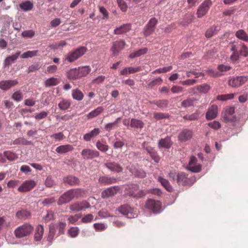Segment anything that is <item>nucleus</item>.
<instances>
[{"mask_svg":"<svg viewBox=\"0 0 248 248\" xmlns=\"http://www.w3.org/2000/svg\"><path fill=\"white\" fill-rule=\"evenodd\" d=\"M84 194V191L80 188L72 189L63 194L59 198L58 204L59 205L67 203L74 198H78Z\"/></svg>","mask_w":248,"mask_h":248,"instance_id":"obj_1","label":"nucleus"},{"mask_svg":"<svg viewBox=\"0 0 248 248\" xmlns=\"http://www.w3.org/2000/svg\"><path fill=\"white\" fill-rule=\"evenodd\" d=\"M196 181V179L194 176L188 177V175L184 172H179L176 175V181L179 186H190Z\"/></svg>","mask_w":248,"mask_h":248,"instance_id":"obj_2","label":"nucleus"},{"mask_svg":"<svg viewBox=\"0 0 248 248\" xmlns=\"http://www.w3.org/2000/svg\"><path fill=\"white\" fill-rule=\"evenodd\" d=\"M33 227L29 223H25L17 227L14 231L16 238H20L29 235L33 231Z\"/></svg>","mask_w":248,"mask_h":248,"instance_id":"obj_3","label":"nucleus"},{"mask_svg":"<svg viewBox=\"0 0 248 248\" xmlns=\"http://www.w3.org/2000/svg\"><path fill=\"white\" fill-rule=\"evenodd\" d=\"M87 48L80 46L73 51L69 52L65 59V61L72 62L82 56L87 51Z\"/></svg>","mask_w":248,"mask_h":248,"instance_id":"obj_4","label":"nucleus"},{"mask_svg":"<svg viewBox=\"0 0 248 248\" xmlns=\"http://www.w3.org/2000/svg\"><path fill=\"white\" fill-rule=\"evenodd\" d=\"M118 211L130 218H134L138 215L136 209L131 207L128 204L121 205L118 208Z\"/></svg>","mask_w":248,"mask_h":248,"instance_id":"obj_5","label":"nucleus"},{"mask_svg":"<svg viewBox=\"0 0 248 248\" xmlns=\"http://www.w3.org/2000/svg\"><path fill=\"white\" fill-rule=\"evenodd\" d=\"M157 23V20L155 17L152 18L144 28V35L147 37L151 35L154 32Z\"/></svg>","mask_w":248,"mask_h":248,"instance_id":"obj_6","label":"nucleus"},{"mask_svg":"<svg viewBox=\"0 0 248 248\" xmlns=\"http://www.w3.org/2000/svg\"><path fill=\"white\" fill-rule=\"evenodd\" d=\"M212 2L211 0H204L199 7L197 15L198 18H201L204 16L208 11Z\"/></svg>","mask_w":248,"mask_h":248,"instance_id":"obj_7","label":"nucleus"},{"mask_svg":"<svg viewBox=\"0 0 248 248\" xmlns=\"http://www.w3.org/2000/svg\"><path fill=\"white\" fill-rule=\"evenodd\" d=\"M145 207L154 213H159L161 208V203L158 201L149 199L146 202Z\"/></svg>","mask_w":248,"mask_h":248,"instance_id":"obj_8","label":"nucleus"},{"mask_svg":"<svg viewBox=\"0 0 248 248\" xmlns=\"http://www.w3.org/2000/svg\"><path fill=\"white\" fill-rule=\"evenodd\" d=\"M91 205L89 202L86 201H83L81 202H77L71 204L69 208L74 212H79L80 211H84L87 208H89Z\"/></svg>","mask_w":248,"mask_h":248,"instance_id":"obj_9","label":"nucleus"},{"mask_svg":"<svg viewBox=\"0 0 248 248\" xmlns=\"http://www.w3.org/2000/svg\"><path fill=\"white\" fill-rule=\"evenodd\" d=\"M248 80L247 76L236 77L229 79V85L234 88H238L246 83Z\"/></svg>","mask_w":248,"mask_h":248,"instance_id":"obj_10","label":"nucleus"},{"mask_svg":"<svg viewBox=\"0 0 248 248\" xmlns=\"http://www.w3.org/2000/svg\"><path fill=\"white\" fill-rule=\"evenodd\" d=\"M125 45V43L123 40L114 42L112 44V46L110 48V51L112 52V57L118 55L119 52L124 48Z\"/></svg>","mask_w":248,"mask_h":248,"instance_id":"obj_11","label":"nucleus"},{"mask_svg":"<svg viewBox=\"0 0 248 248\" xmlns=\"http://www.w3.org/2000/svg\"><path fill=\"white\" fill-rule=\"evenodd\" d=\"M82 157L84 159H92L99 156V152L96 150L86 148L81 152Z\"/></svg>","mask_w":248,"mask_h":248,"instance_id":"obj_12","label":"nucleus"},{"mask_svg":"<svg viewBox=\"0 0 248 248\" xmlns=\"http://www.w3.org/2000/svg\"><path fill=\"white\" fill-rule=\"evenodd\" d=\"M36 185L34 180L25 181L18 188V191L21 192H26L31 190Z\"/></svg>","mask_w":248,"mask_h":248,"instance_id":"obj_13","label":"nucleus"},{"mask_svg":"<svg viewBox=\"0 0 248 248\" xmlns=\"http://www.w3.org/2000/svg\"><path fill=\"white\" fill-rule=\"evenodd\" d=\"M197 159L195 156H191L190 158L187 170L193 172H199L201 170L202 165L197 164Z\"/></svg>","mask_w":248,"mask_h":248,"instance_id":"obj_14","label":"nucleus"},{"mask_svg":"<svg viewBox=\"0 0 248 248\" xmlns=\"http://www.w3.org/2000/svg\"><path fill=\"white\" fill-rule=\"evenodd\" d=\"M193 136L192 131L188 129H184L178 135V140L181 142H186L190 140Z\"/></svg>","mask_w":248,"mask_h":248,"instance_id":"obj_15","label":"nucleus"},{"mask_svg":"<svg viewBox=\"0 0 248 248\" xmlns=\"http://www.w3.org/2000/svg\"><path fill=\"white\" fill-rule=\"evenodd\" d=\"M17 158L18 156L16 154L10 151H5L2 154H0V161L1 162H5V158L10 161H13Z\"/></svg>","mask_w":248,"mask_h":248,"instance_id":"obj_16","label":"nucleus"},{"mask_svg":"<svg viewBox=\"0 0 248 248\" xmlns=\"http://www.w3.org/2000/svg\"><path fill=\"white\" fill-rule=\"evenodd\" d=\"M105 166L110 171L114 172H121L123 170L122 167L115 162L108 161L105 164Z\"/></svg>","mask_w":248,"mask_h":248,"instance_id":"obj_17","label":"nucleus"},{"mask_svg":"<svg viewBox=\"0 0 248 248\" xmlns=\"http://www.w3.org/2000/svg\"><path fill=\"white\" fill-rule=\"evenodd\" d=\"M119 189L120 187L119 186H111L104 190L102 192V196L103 198L113 196L117 194Z\"/></svg>","mask_w":248,"mask_h":248,"instance_id":"obj_18","label":"nucleus"},{"mask_svg":"<svg viewBox=\"0 0 248 248\" xmlns=\"http://www.w3.org/2000/svg\"><path fill=\"white\" fill-rule=\"evenodd\" d=\"M17 84L18 81L16 80H2L0 81V89L3 91H6Z\"/></svg>","mask_w":248,"mask_h":248,"instance_id":"obj_19","label":"nucleus"},{"mask_svg":"<svg viewBox=\"0 0 248 248\" xmlns=\"http://www.w3.org/2000/svg\"><path fill=\"white\" fill-rule=\"evenodd\" d=\"M231 50H237L241 56L247 57L248 55V48L244 45H232Z\"/></svg>","mask_w":248,"mask_h":248,"instance_id":"obj_20","label":"nucleus"},{"mask_svg":"<svg viewBox=\"0 0 248 248\" xmlns=\"http://www.w3.org/2000/svg\"><path fill=\"white\" fill-rule=\"evenodd\" d=\"M217 114V106L216 105H212L206 114V118L207 120H212L215 118Z\"/></svg>","mask_w":248,"mask_h":248,"instance_id":"obj_21","label":"nucleus"},{"mask_svg":"<svg viewBox=\"0 0 248 248\" xmlns=\"http://www.w3.org/2000/svg\"><path fill=\"white\" fill-rule=\"evenodd\" d=\"M172 144L170 138L167 136L164 139H160L158 143L159 148H170Z\"/></svg>","mask_w":248,"mask_h":248,"instance_id":"obj_22","label":"nucleus"},{"mask_svg":"<svg viewBox=\"0 0 248 248\" xmlns=\"http://www.w3.org/2000/svg\"><path fill=\"white\" fill-rule=\"evenodd\" d=\"M20 54V52L18 51L15 54L7 57L4 62V65L5 67H9V66L17 59Z\"/></svg>","mask_w":248,"mask_h":248,"instance_id":"obj_23","label":"nucleus"},{"mask_svg":"<svg viewBox=\"0 0 248 248\" xmlns=\"http://www.w3.org/2000/svg\"><path fill=\"white\" fill-rule=\"evenodd\" d=\"M145 124L141 120L132 118L130 121V126L137 130H141L144 126Z\"/></svg>","mask_w":248,"mask_h":248,"instance_id":"obj_24","label":"nucleus"},{"mask_svg":"<svg viewBox=\"0 0 248 248\" xmlns=\"http://www.w3.org/2000/svg\"><path fill=\"white\" fill-rule=\"evenodd\" d=\"M131 25L130 24H124L117 28L114 31L115 34H121L129 31L131 30Z\"/></svg>","mask_w":248,"mask_h":248,"instance_id":"obj_25","label":"nucleus"},{"mask_svg":"<svg viewBox=\"0 0 248 248\" xmlns=\"http://www.w3.org/2000/svg\"><path fill=\"white\" fill-rule=\"evenodd\" d=\"M11 144L20 145H33V143L32 141H29L24 138L20 137L13 141Z\"/></svg>","mask_w":248,"mask_h":248,"instance_id":"obj_26","label":"nucleus"},{"mask_svg":"<svg viewBox=\"0 0 248 248\" xmlns=\"http://www.w3.org/2000/svg\"><path fill=\"white\" fill-rule=\"evenodd\" d=\"M74 149L72 145L70 144L61 145L57 147L56 151L59 154H62L73 151Z\"/></svg>","mask_w":248,"mask_h":248,"instance_id":"obj_27","label":"nucleus"},{"mask_svg":"<svg viewBox=\"0 0 248 248\" xmlns=\"http://www.w3.org/2000/svg\"><path fill=\"white\" fill-rule=\"evenodd\" d=\"M44 229L42 225H38L35 229L34 239L36 241H40L42 238L44 234Z\"/></svg>","mask_w":248,"mask_h":248,"instance_id":"obj_28","label":"nucleus"},{"mask_svg":"<svg viewBox=\"0 0 248 248\" xmlns=\"http://www.w3.org/2000/svg\"><path fill=\"white\" fill-rule=\"evenodd\" d=\"M61 82V79L56 78H50L46 79L45 82V86L46 87L54 86L59 84Z\"/></svg>","mask_w":248,"mask_h":248,"instance_id":"obj_29","label":"nucleus"},{"mask_svg":"<svg viewBox=\"0 0 248 248\" xmlns=\"http://www.w3.org/2000/svg\"><path fill=\"white\" fill-rule=\"evenodd\" d=\"M197 101V99L194 97L188 98L184 100L181 103V106L184 108H188L194 106Z\"/></svg>","mask_w":248,"mask_h":248,"instance_id":"obj_30","label":"nucleus"},{"mask_svg":"<svg viewBox=\"0 0 248 248\" xmlns=\"http://www.w3.org/2000/svg\"><path fill=\"white\" fill-rule=\"evenodd\" d=\"M64 182L71 186L78 185L79 183L78 179L73 176H69L64 178Z\"/></svg>","mask_w":248,"mask_h":248,"instance_id":"obj_31","label":"nucleus"},{"mask_svg":"<svg viewBox=\"0 0 248 248\" xmlns=\"http://www.w3.org/2000/svg\"><path fill=\"white\" fill-rule=\"evenodd\" d=\"M116 179L112 177H108L106 176L100 177L99 182L100 183L104 184L106 185H110L116 182Z\"/></svg>","mask_w":248,"mask_h":248,"instance_id":"obj_32","label":"nucleus"},{"mask_svg":"<svg viewBox=\"0 0 248 248\" xmlns=\"http://www.w3.org/2000/svg\"><path fill=\"white\" fill-rule=\"evenodd\" d=\"M31 213L26 210H21L16 214V217L18 219H27L31 216Z\"/></svg>","mask_w":248,"mask_h":248,"instance_id":"obj_33","label":"nucleus"},{"mask_svg":"<svg viewBox=\"0 0 248 248\" xmlns=\"http://www.w3.org/2000/svg\"><path fill=\"white\" fill-rule=\"evenodd\" d=\"M67 77L70 79H77L79 78L78 69H72L70 70L67 73Z\"/></svg>","mask_w":248,"mask_h":248,"instance_id":"obj_34","label":"nucleus"},{"mask_svg":"<svg viewBox=\"0 0 248 248\" xmlns=\"http://www.w3.org/2000/svg\"><path fill=\"white\" fill-rule=\"evenodd\" d=\"M104 110V108L102 107H98L96 109L92 111L87 115L88 119H91L99 115Z\"/></svg>","mask_w":248,"mask_h":248,"instance_id":"obj_35","label":"nucleus"},{"mask_svg":"<svg viewBox=\"0 0 248 248\" xmlns=\"http://www.w3.org/2000/svg\"><path fill=\"white\" fill-rule=\"evenodd\" d=\"M158 181L161 184L162 186L168 191H171L172 187L170 185L169 182L166 179L161 177L158 178Z\"/></svg>","mask_w":248,"mask_h":248,"instance_id":"obj_36","label":"nucleus"},{"mask_svg":"<svg viewBox=\"0 0 248 248\" xmlns=\"http://www.w3.org/2000/svg\"><path fill=\"white\" fill-rule=\"evenodd\" d=\"M78 73L80 78L86 76L91 71V68L89 66H85L79 67Z\"/></svg>","mask_w":248,"mask_h":248,"instance_id":"obj_37","label":"nucleus"},{"mask_svg":"<svg viewBox=\"0 0 248 248\" xmlns=\"http://www.w3.org/2000/svg\"><path fill=\"white\" fill-rule=\"evenodd\" d=\"M72 96L74 99L80 101L84 97V94L79 89H75L72 91Z\"/></svg>","mask_w":248,"mask_h":248,"instance_id":"obj_38","label":"nucleus"},{"mask_svg":"<svg viewBox=\"0 0 248 248\" xmlns=\"http://www.w3.org/2000/svg\"><path fill=\"white\" fill-rule=\"evenodd\" d=\"M218 29L217 26L213 25L210 27L205 33V36L207 38H210L213 36L215 35L217 33L218 31Z\"/></svg>","mask_w":248,"mask_h":248,"instance_id":"obj_39","label":"nucleus"},{"mask_svg":"<svg viewBox=\"0 0 248 248\" xmlns=\"http://www.w3.org/2000/svg\"><path fill=\"white\" fill-rule=\"evenodd\" d=\"M71 106V102L69 100L62 99L58 104V107L62 110L68 109Z\"/></svg>","mask_w":248,"mask_h":248,"instance_id":"obj_40","label":"nucleus"},{"mask_svg":"<svg viewBox=\"0 0 248 248\" xmlns=\"http://www.w3.org/2000/svg\"><path fill=\"white\" fill-rule=\"evenodd\" d=\"M150 103L155 104L160 108H165L168 107L169 101L166 99H162L150 102Z\"/></svg>","mask_w":248,"mask_h":248,"instance_id":"obj_41","label":"nucleus"},{"mask_svg":"<svg viewBox=\"0 0 248 248\" xmlns=\"http://www.w3.org/2000/svg\"><path fill=\"white\" fill-rule=\"evenodd\" d=\"M148 49L147 48L145 47L142 49H140L139 50H137L135 52L131 53L129 57L133 59L136 57H140V56L146 54L147 52Z\"/></svg>","mask_w":248,"mask_h":248,"instance_id":"obj_42","label":"nucleus"},{"mask_svg":"<svg viewBox=\"0 0 248 248\" xmlns=\"http://www.w3.org/2000/svg\"><path fill=\"white\" fill-rule=\"evenodd\" d=\"M38 52V50H33V51H27L25 52H24L22 54L20 55V57L23 59H27L28 58H31L34 57L37 55Z\"/></svg>","mask_w":248,"mask_h":248,"instance_id":"obj_43","label":"nucleus"},{"mask_svg":"<svg viewBox=\"0 0 248 248\" xmlns=\"http://www.w3.org/2000/svg\"><path fill=\"white\" fill-rule=\"evenodd\" d=\"M236 36L244 41H248V35L243 30L238 31L235 33Z\"/></svg>","mask_w":248,"mask_h":248,"instance_id":"obj_44","label":"nucleus"},{"mask_svg":"<svg viewBox=\"0 0 248 248\" xmlns=\"http://www.w3.org/2000/svg\"><path fill=\"white\" fill-rule=\"evenodd\" d=\"M20 7L24 11L31 10L33 7V4L30 1H26L20 4Z\"/></svg>","mask_w":248,"mask_h":248,"instance_id":"obj_45","label":"nucleus"},{"mask_svg":"<svg viewBox=\"0 0 248 248\" xmlns=\"http://www.w3.org/2000/svg\"><path fill=\"white\" fill-rule=\"evenodd\" d=\"M12 98L16 102H19L23 99V94L20 90L15 92L12 96Z\"/></svg>","mask_w":248,"mask_h":248,"instance_id":"obj_46","label":"nucleus"},{"mask_svg":"<svg viewBox=\"0 0 248 248\" xmlns=\"http://www.w3.org/2000/svg\"><path fill=\"white\" fill-rule=\"evenodd\" d=\"M96 146L99 150L103 152H107L109 149V147L108 145L102 143L99 140L96 142Z\"/></svg>","mask_w":248,"mask_h":248,"instance_id":"obj_47","label":"nucleus"},{"mask_svg":"<svg viewBox=\"0 0 248 248\" xmlns=\"http://www.w3.org/2000/svg\"><path fill=\"white\" fill-rule=\"evenodd\" d=\"M172 66H169L167 67H164L163 68H160L158 69H157L154 71L152 73L153 74H161V73H165L167 72L170 71L171 70H172Z\"/></svg>","mask_w":248,"mask_h":248,"instance_id":"obj_48","label":"nucleus"},{"mask_svg":"<svg viewBox=\"0 0 248 248\" xmlns=\"http://www.w3.org/2000/svg\"><path fill=\"white\" fill-rule=\"evenodd\" d=\"M169 115L167 113L162 112H155L154 113V118L156 120H160L163 119L168 118Z\"/></svg>","mask_w":248,"mask_h":248,"instance_id":"obj_49","label":"nucleus"},{"mask_svg":"<svg viewBox=\"0 0 248 248\" xmlns=\"http://www.w3.org/2000/svg\"><path fill=\"white\" fill-rule=\"evenodd\" d=\"M55 225H50L49 226V232L47 237V239L49 242H51L55 234Z\"/></svg>","mask_w":248,"mask_h":248,"instance_id":"obj_50","label":"nucleus"},{"mask_svg":"<svg viewBox=\"0 0 248 248\" xmlns=\"http://www.w3.org/2000/svg\"><path fill=\"white\" fill-rule=\"evenodd\" d=\"M210 87L207 84H202L197 87V89L200 93H206L210 90Z\"/></svg>","mask_w":248,"mask_h":248,"instance_id":"obj_51","label":"nucleus"},{"mask_svg":"<svg viewBox=\"0 0 248 248\" xmlns=\"http://www.w3.org/2000/svg\"><path fill=\"white\" fill-rule=\"evenodd\" d=\"M233 97L234 94L233 93L222 94L220 95H218L217 97V99L221 101H226L229 99H232Z\"/></svg>","mask_w":248,"mask_h":248,"instance_id":"obj_52","label":"nucleus"},{"mask_svg":"<svg viewBox=\"0 0 248 248\" xmlns=\"http://www.w3.org/2000/svg\"><path fill=\"white\" fill-rule=\"evenodd\" d=\"M68 234L72 237H76L78 233L79 230L78 227H71L68 230Z\"/></svg>","mask_w":248,"mask_h":248,"instance_id":"obj_53","label":"nucleus"},{"mask_svg":"<svg viewBox=\"0 0 248 248\" xmlns=\"http://www.w3.org/2000/svg\"><path fill=\"white\" fill-rule=\"evenodd\" d=\"M45 222H49L54 219V214L52 211H48L47 214L43 217Z\"/></svg>","mask_w":248,"mask_h":248,"instance_id":"obj_54","label":"nucleus"},{"mask_svg":"<svg viewBox=\"0 0 248 248\" xmlns=\"http://www.w3.org/2000/svg\"><path fill=\"white\" fill-rule=\"evenodd\" d=\"M162 82V79L161 78H158L150 82L148 84V86L149 87L152 88L156 85L161 84Z\"/></svg>","mask_w":248,"mask_h":248,"instance_id":"obj_55","label":"nucleus"},{"mask_svg":"<svg viewBox=\"0 0 248 248\" xmlns=\"http://www.w3.org/2000/svg\"><path fill=\"white\" fill-rule=\"evenodd\" d=\"M45 185L48 187H51L55 185V182L51 176H48L46 177L45 182Z\"/></svg>","mask_w":248,"mask_h":248,"instance_id":"obj_56","label":"nucleus"},{"mask_svg":"<svg viewBox=\"0 0 248 248\" xmlns=\"http://www.w3.org/2000/svg\"><path fill=\"white\" fill-rule=\"evenodd\" d=\"M66 224L65 222H59L57 225H56V227L59 229V234H63L64 233V230Z\"/></svg>","mask_w":248,"mask_h":248,"instance_id":"obj_57","label":"nucleus"},{"mask_svg":"<svg viewBox=\"0 0 248 248\" xmlns=\"http://www.w3.org/2000/svg\"><path fill=\"white\" fill-rule=\"evenodd\" d=\"M119 7L123 12H125L127 9L126 2L124 0H117Z\"/></svg>","mask_w":248,"mask_h":248,"instance_id":"obj_58","label":"nucleus"},{"mask_svg":"<svg viewBox=\"0 0 248 248\" xmlns=\"http://www.w3.org/2000/svg\"><path fill=\"white\" fill-rule=\"evenodd\" d=\"M35 32L32 30H27L23 31L21 33V35L23 37L32 38L34 36Z\"/></svg>","mask_w":248,"mask_h":248,"instance_id":"obj_59","label":"nucleus"},{"mask_svg":"<svg viewBox=\"0 0 248 248\" xmlns=\"http://www.w3.org/2000/svg\"><path fill=\"white\" fill-rule=\"evenodd\" d=\"M40 67L41 66L39 63L33 64L29 66L28 73H29L31 72L36 71L40 69Z\"/></svg>","mask_w":248,"mask_h":248,"instance_id":"obj_60","label":"nucleus"},{"mask_svg":"<svg viewBox=\"0 0 248 248\" xmlns=\"http://www.w3.org/2000/svg\"><path fill=\"white\" fill-rule=\"evenodd\" d=\"M93 218V216L92 214H87L82 217L81 221L83 223H87L91 222Z\"/></svg>","mask_w":248,"mask_h":248,"instance_id":"obj_61","label":"nucleus"},{"mask_svg":"<svg viewBox=\"0 0 248 248\" xmlns=\"http://www.w3.org/2000/svg\"><path fill=\"white\" fill-rule=\"evenodd\" d=\"M208 125L211 128L216 130L220 128L221 127L220 124L218 122L216 121L208 123Z\"/></svg>","mask_w":248,"mask_h":248,"instance_id":"obj_62","label":"nucleus"},{"mask_svg":"<svg viewBox=\"0 0 248 248\" xmlns=\"http://www.w3.org/2000/svg\"><path fill=\"white\" fill-rule=\"evenodd\" d=\"M48 114V112L46 111H42L40 113L36 114L35 116V118L36 120H41L45 118Z\"/></svg>","mask_w":248,"mask_h":248,"instance_id":"obj_63","label":"nucleus"},{"mask_svg":"<svg viewBox=\"0 0 248 248\" xmlns=\"http://www.w3.org/2000/svg\"><path fill=\"white\" fill-rule=\"evenodd\" d=\"M149 153L152 158L156 163H158L159 162L160 158L159 156L158 155L156 152L152 151L149 152Z\"/></svg>","mask_w":248,"mask_h":248,"instance_id":"obj_64","label":"nucleus"}]
</instances>
